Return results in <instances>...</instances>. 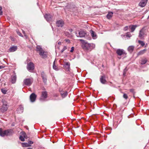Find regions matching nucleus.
Segmentation results:
<instances>
[{
	"instance_id": "obj_1",
	"label": "nucleus",
	"mask_w": 149,
	"mask_h": 149,
	"mask_svg": "<svg viewBox=\"0 0 149 149\" xmlns=\"http://www.w3.org/2000/svg\"><path fill=\"white\" fill-rule=\"evenodd\" d=\"M82 41V47L84 50L91 51L95 47V45L93 43H89L86 41L81 40Z\"/></svg>"
},
{
	"instance_id": "obj_2",
	"label": "nucleus",
	"mask_w": 149,
	"mask_h": 149,
	"mask_svg": "<svg viewBox=\"0 0 149 149\" xmlns=\"http://www.w3.org/2000/svg\"><path fill=\"white\" fill-rule=\"evenodd\" d=\"M36 50L39 52L40 56H46L47 55V52L45 51L40 45H38L36 46Z\"/></svg>"
},
{
	"instance_id": "obj_3",
	"label": "nucleus",
	"mask_w": 149,
	"mask_h": 149,
	"mask_svg": "<svg viewBox=\"0 0 149 149\" xmlns=\"http://www.w3.org/2000/svg\"><path fill=\"white\" fill-rule=\"evenodd\" d=\"M12 133L11 130H7L3 131L1 128H0V135L2 136H8L10 135Z\"/></svg>"
},
{
	"instance_id": "obj_4",
	"label": "nucleus",
	"mask_w": 149,
	"mask_h": 149,
	"mask_svg": "<svg viewBox=\"0 0 149 149\" xmlns=\"http://www.w3.org/2000/svg\"><path fill=\"white\" fill-rule=\"evenodd\" d=\"M3 104L0 109V111L2 113H4L6 111L8 108V106L7 102L5 101L3 102Z\"/></svg>"
},
{
	"instance_id": "obj_5",
	"label": "nucleus",
	"mask_w": 149,
	"mask_h": 149,
	"mask_svg": "<svg viewBox=\"0 0 149 149\" xmlns=\"http://www.w3.org/2000/svg\"><path fill=\"white\" fill-rule=\"evenodd\" d=\"M70 63L68 62H65L63 64V69L67 72H70Z\"/></svg>"
},
{
	"instance_id": "obj_6",
	"label": "nucleus",
	"mask_w": 149,
	"mask_h": 149,
	"mask_svg": "<svg viewBox=\"0 0 149 149\" xmlns=\"http://www.w3.org/2000/svg\"><path fill=\"white\" fill-rule=\"evenodd\" d=\"M76 34L77 37L81 38L85 37L86 36H87L86 32L82 30L78 31V33L76 32Z\"/></svg>"
},
{
	"instance_id": "obj_7",
	"label": "nucleus",
	"mask_w": 149,
	"mask_h": 149,
	"mask_svg": "<svg viewBox=\"0 0 149 149\" xmlns=\"http://www.w3.org/2000/svg\"><path fill=\"white\" fill-rule=\"evenodd\" d=\"M33 82L32 79L27 78L24 79L23 83L26 86H29L31 85Z\"/></svg>"
},
{
	"instance_id": "obj_8",
	"label": "nucleus",
	"mask_w": 149,
	"mask_h": 149,
	"mask_svg": "<svg viewBox=\"0 0 149 149\" xmlns=\"http://www.w3.org/2000/svg\"><path fill=\"white\" fill-rule=\"evenodd\" d=\"M116 53L119 56H121L122 55H127V53L125 51L122 49H118L116 51Z\"/></svg>"
},
{
	"instance_id": "obj_9",
	"label": "nucleus",
	"mask_w": 149,
	"mask_h": 149,
	"mask_svg": "<svg viewBox=\"0 0 149 149\" xmlns=\"http://www.w3.org/2000/svg\"><path fill=\"white\" fill-rule=\"evenodd\" d=\"M27 69L30 72H31L34 69V64L32 62H30L27 64Z\"/></svg>"
},
{
	"instance_id": "obj_10",
	"label": "nucleus",
	"mask_w": 149,
	"mask_h": 149,
	"mask_svg": "<svg viewBox=\"0 0 149 149\" xmlns=\"http://www.w3.org/2000/svg\"><path fill=\"white\" fill-rule=\"evenodd\" d=\"M59 91L62 98L65 97L68 95V92L66 91H63L62 89L60 88Z\"/></svg>"
},
{
	"instance_id": "obj_11",
	"label": "nucleus",
	"mask_w": 149,
	"mask_h": 149,
	"mask_svg": "<svg viewBox=\"0 0 149 149\" xmlns=\"http://www.w3.org/2000/svg\"><path fill=\"white\" fill-rule=\"evenodd\" d=\"M144 30L143 29H141L140 31L139 36L141 39H144L145 35Z\"/></svg>"
},
{
	"instance_id": "obj_12",
	"label": "nucleus",
	"mask_w": 149,
	"mask_h": 149,
	"mask_svg": "<svg viewBox=\"0 0 149 149\" xmlns=\"http://www.w3.org/2000/svg\"><path fill=\"white\" fill-rule=\"evenodd\" d=\"M44 17L47 22L51 21L52 20V16L50 14H46Z\"/></svg>"
},
{
	"instance_id": "obj_13",
	"label": "nucleus",
	"mask_w": 149,
	"mask_h": 149,
	"mask_svg": "<svg viewBox=\"0 0 149 149\" xmlns=\"http://www.w3.org/2000/svg\"><path fill=\"white\" fill-rule=\"evenodd\" d=\"M106 77L104 75L101 76L100 78V81L101 83L105 84L107 82L105 79Z\"/></svg>"
},
{
	"instance_id": "obj_14",
	"label": "nucleus",
	"mask_w": 149,
	"mask_h": 149,
	"mask_svg": "<svg viewBox=\"0 0 149 149\" xmlns=\"http://www.w3.org/2000/svg\"><path fill=\"white\" fill-rule=\"evenodd\" d=\"M47 92L46 91H43L42 92L41 97L40 100H44L47 98Z\"/></svg>"
},
{
	"instance_id": "obj_15",
	"label": "nucleus",
	"mask_w": 149,
	"mask_h": 149,
	"mask_svg": "<svg viewBox=\"0 0 149 149\" xmlns=\"http://www.w3.org/2000/svg\"><path fill=\"white\" fill-rule=\"evenodd\" d=\"M147 1L148 0H142L139 3V6L142 7H144L146 6Z\"/></svg>"
},
{
	"instance_id": "obj_16",
	"label": "nucleus",
	"mask_w": 149,
	"mask_h": 149,
	"mask_svg": "<svg viewBox=\"0 0 149 149\" xmlns=\"http://www.w3.org/2000/svg\"><path fill=\"white\" fill-rule=\"evenodd\" d=\"M56 24L58 27H62L63 25L64 22L62 20H60L57 21Z\"/></svg>"
},
{
	"instance_id": "obj_17",
	"label": "nucleus",
	"mask_w": 149,
	"mask_h": 149,
	"mask_svg": "<svg viewBox=\"0 0 149 149\" xmlns=\"http://www.w3.org/2000/svg\"><path fill=\"white\" fill-rule=\"evenodd\" d=\"M36 95L35 94V93H32L30 96V98L31 102H34L36 99Z\"/></svg>"
},
{
	"instance_id": "obj_18",
	"label": "nucleus",
	"mask_w": 149,
	"mask_h": 149,
	"mask_svg": "<svg viewBox=\"0 0 149 149\" xmlns=\"http://www.w3.org/2000/svg\"><path fill=\"white\" fill-rule=\"evenodd\" d=\"M17 49V46H13L9 49V51L10 52H13L16 50Z\"/></svg>"
},
{
	"instance_id": "obj_19",
	"label": "nucleus",
	"mask_w": 149,
	"mask_h": 149,
	"mask_svg": "<svg viewBox=\"0 0 149 149\" xmlns=\"http://www.w3.org/2000/svg\"><path fill=\"white\" fill-rule=\"evenodd\" d=\"M41 76L42 77V79L43 80V82L45 83L47 82V78H46V76L45 74L43 72H42L41 73Z\"/></svg>"
},
{
	"instance_id": "obj_20",
	"label": "nucleus",
	"mask_w": 149,
	"mask_h": 149,
	"mask_svg": "<svg viewBox=\"0 0 149 149\" xmlns=\"http://www.w3.org/2000/svg\"><path fill=\"white\" fill-rule=\"evenodd\" d=\"M90 32L91 33V36L94 39H96L97 38V36L96 33L94 31L92 30H91Z\"/></svg>"
},
{
	"instance_id": "obj_21",
	"label": "nucleus",
	"mask_w": 149,
	"mask_h": 149,
	"mask_svg": "<svg viewBox=\"0 0 149 149\" xmlns=\"http://www.w3.org/2000/svg\"><path fill=\"white\" fill-rule=\"evenodd\" d=\"M24 108L22 105H20L17 109V111L19 113H22L23 111Z\"/></svg>"
},
{
	"instance_id": "obj_22",
	"label": "nucleus",
	"mask_w": 149,
	"mask_h": 149,
	"mask_svg": "<svg viewBox=\"0 0 149 149\" xmlns=\"http://www.w3.org/2000/svg\"><path fill=\"white\" fill-rule=\"evenodd\" d=\"M16 76L15 75L12 77L11 78V82L13 84H14L16 82Z\"/></svg>"
},
{
	"instance_id": "obj_23",
	"label": "nucleus",
	"mask_w": 149,
	"mask_h": 149,
	"mask_svg": "<svg viewBox=\"0 0 149 149\" xmlns=\"http://www.w3.org/2000/svg\"><path fill=\"white\" fill-rule=\"evenodd\" d=\"M26 134L25 133H24L23 134V136L21 135L20 136L19 139L22 141H24V138H26Z\"/></svg>"
},
{
	"instance_id": "obj_24",
	"label": "nucleus",
	"mask_w": 149,
	"mask_h": 149,
	"mask_svg": "<svg viewBox=\"0 0 149 149\" xmlns=\"http://www.w3.org/2000/svg\"><path fill=\"white\" fill-rule=\"evenodd\" d=\"M134 47L133 46H129L128 48V50L130 53L132 52L134 50Z\"/></svg>"
},
{
	"instance_id": "obj_25",
	"label": "nucleus",
	"mask_w": 149,
	"mask_h": 149,
	"mask_svg": "<svg viewBox=\"0 0 149 149\" xmlns=\"http://www.w3.org/2000/svg\"><path fill=\"white\" fill-rule=\"evenodd\" d=\"M113 13L112 12H109L107 15V18L108 19H109L112 16Z\"/></svg>"
},
{
	"instance_id": "obj_26",
	"label": "nucleus",
	"mask_w": 149,
	"mask_h": 149,
	"mask_svg": "<svg viewBox=\"0 0 149 149\" xmlns=\"http://www.w3.org/2000/svg\"><path fill=\"white\" fill-rule=\"evenodd\" d=\"M136 27V26L133 25L130 26L129 27L131 30V32H132L134 31Z\"/></svg>"
},
{
	"instance_id": "obj_27",
	"label": "nucleus",
	"mask_w": 149,
	"mask_h": 149,
	"mask_svg": "<svg viewBox=\"0 0 149 149\" xmlns=\"http://www.w3.org/2000/svg\"><path fill=\"white\" fill-rule=\"evenodd\" d=\"M22 146L23 147H27L31 146L30 144L27 143H22Z\"/></svg>"
},
{
	"instance_id": "obj_28",
	"label": "nucleus",
	"mask_w": 149,
	"mask_h": 149,
	"mask_svg": "<svg viewBox=\"0 0 149 149\" xmlns=\"http://www.w3.org/2000/svg\"><path fill=\"white\" fill-rule=\"evenodd\" d=\"M147 61V60L146 58L142 59L141 61V64L143 65L145 64Z\"/></svg>"
},
{
	"instance_id": "obj_29",
	"label": "nucleus",
	"mask_w": 149,
	"mask_h": 149,
	"mask_svg": "<svg viewBox=\"0 0 149 149\" xmlns=\"http://www.w3.org/2000/svg\"><path fill=\"white\" fill-rule=\"evenodd\" d=\"M67 49V46H64L63 47V49L60 51V52L61 53H63V52L65 50H66Z\"/></svg>"
},
{
	"instance_id": "obj_30",
	"label": "nucleus",
	"mask_w": 149,
	"mask_h": 149,
	"mask_svg": "<svg viewBox=\"0 0 149 149\" xmlns=\"http://www.w3.org/2000/svg\"><path fill=\"white\" fill-rule=\"evenodd\" d=\"M55 61H54V63H53V69H54V70H58V69L57 66L55 65Z\"/></svg>"
},
{
	"instance_id": "obj_31",
	"label": "nucleus",
	"mask_w": 149,
	"mask_h": 149,
	"mask_svg": "<svg viewBox=\"0 0 149 149\" xmlns=\"http://www.w3.org/2000/svg\"><path fill=\"white\" fill-rule=\"evenodd\" d=\"M138 43L142 47L144 46L145 44L143 41L140 40L138 41Z\"/></svg>"
},
{
	"instance_id": "obj_32",
	"label": "nucleus",
	"mask_w": 149,
	"mask_h": 149,
	"mask_svg": "<svg viewBox=\"0 0 149 149\" xmlns=\"http://www.w3.org/2000/svg\"><path fill=\"white\" fill-rule=\"evenodd\" d=\"M146 51V50L145 49H144L140 51L139 53V55H141L143 54V53H144Z\"/></svg>"
},
{
	"instance_id": "obj_33",
	"label": "nucleus",
	"mask_w": 149,
	"mask_h": 149,
	"mask_svg": "<svg viewBox=\"0 0 149 149\" xmlns=\"http://www.w3.org/2000/svg\"><path fill=\"white\" fill-rule=\"evenodd\" d=\"M1 91L2 92L3 94H6V92L7 91L4 89H1Z\"/></svg>"
},
{
	"instance_id": "obj_34",
	"label": "nucleus",
	"mask_w": 149,
	"mask_h": 149,
	"mask_svg": "<svg viewBox=\"0 0 149 149\" xmlns=\"http://www.w3.org/2000/svg\"><path fill=\"white\" fill-rule=\"evenodd\" d=\"M130 91L131 92H132L133 93V97L135 98L134 94L135 92L134 91V89H130Z\"/></svg>"
},
{
	"instance_id": "obj_35",
	"label": "nucleus",
	"mask_w": 149,
	"mask_h": 149,
	"mask_svg": "<svg viewBox=\"0 0 149 149\" xmlns=\"http://www.w3.org/2000/svg\"><path fill=\"white\" fill-rule=\"evenodd\" d=\"M127 68L126 67L124 70L123 72V75L124 76H125L126 72L127 71Z\"/></svg>"
},
{
	"instance_id": "obj_36",
	"label": "nucleus",
	"mask_w": 149,
	"mask_h": 149,
	"mask_svg": "<svg viewBox=\"0 0 149 149\" xmlns=\"http://www.w3.org/2000/svg\"><path fill=\"white\" fill-rule=\"evenodd\" d=\"M123 97L125 99H127L128 98L127 95L125 93H124L123 95Z\"/></svg>"
},
{
	"instance_id": "obj_37",
	"label": "nucleus",
	"mask_w": 149,
	"mask_h": 149,
	"mask_svg": "<svg viewBox=\"0 0 149 149\" xmlns=\"http://www.w3.org/2000/svg\"><path fill=\"white\" fill-rule=\"evenodd\" d=\"M65 35L66 36H68V37H69L70 35V34L69 33V32H65Z\"/></svg>"
},
{
	"instance_id": "obj_38",
	"label": "nucleus",
	"mask_w": 149,
	"mask_h": 149,
	"mask_svg": "<svg viewBox=\"0 0 149 149\" xmlns=\"http://www.w3.org/2000/svg\"><path fill=\"white\" fill-rule=\"evenodd\" d=\"M65 42L67 43H69L70 42V40L68 39H65Z\"/></svg>"
},
{
	"instance_id": "obj_39",
	"label": "nucleus",
	"mask_w": 149,
	"mask_h": 149,
	"mask_svg": "<svg viewBox=\"0 0 149 149\" xmlns=\"http://www.w3.org/2000/svg\"><path fill=\"white\" fill-rule=\"evenodd\" d=\"M126 36L127 37H130L131 36V34H130L129 33L127 32L126 33Z\"/></svg>"
},
{
	"instance_id": "obj_40",
	"label": "nucleus",
	"mask_w": 149,
	"mask_h": 149,
	"mask_svg": "<svg viewBox=\"0 0 149 149\" xmlns=\"http://www.w3.org/2000/svg\"><path fill=\"white\" fill-rule=\"evenodd\" d=\"M74 47H72L71 48V50H70V52L72 53L74 51Z\"/></svg>"
},
{
	"instance_id": "obj_41",
	"label": "nucleus",
	"mask_w": 149,
	"mask_h": 149,
	"mask_svg": "<svg viewBox=\"0 0 149 149\" xmlns=\"http://www.w3.org/2000/svg\"><path fill=\"white\" fill-rule=\"evenodd\" d=\"M2 8L0 6V15H2V11L1 10Z\"/></svg>"
},
{
	"instance_id": "obj_42",
	"label": "nucleus",
	"mask_w": 149,
	"mask_h": 149,
	"mask_svg": "<svg viewBox=\"0 0 149 149\" xmlns=\"http://www.w3.org/2000/svg\"><path fill=\"white\" fill-rule=\"evenodd\" d=\"M128 29V26H126L124 28V31H127V30Z\"/></svg>"
},
{
	"instance_id": "obj_43",
	"label": "nucleus",
	"mask_w": 149,
	"mask_h": 149,
	"mask_svg": "<svg viewBox=\"0 0 149 149\" xmlns=\"http://www.w3.org/2000/svg\"><path fill=\"white\" fill-rule=\"evenodd\" d=\"M17 33L20 36H22V34L19 31H17Z\"/></svg>"
},
{
	"instance_id": "obj_44",
	"label": "nucleus",
	"mask_w": 149,
	"mask_h": 149,
	"mask_svg": "<svg viewBox=\"0 0 149 149\" xmlns=\"http://www.w3.org/2000/svg\"><path fill=\"white\" fill-rule=\"evenodd\" d=\"M28 143L29 144H32L33 143V142L32 141H29L28 142Z\"/></svg>"
},
{
	"instance_id": "obj_45",
	"label": "nucleus",
	"mask_w": 149,
	"mask_h": 149,
	"mask_svg": "<svg viewBox=\"0 0 149 149\" xmlns=\"http://www.w3.org/2000/svg\"><path fill=\"white\" fill-rule=\"evenodd\" d=\"M22 32H23V33L24 34L25 36L26 37V38H27V36L26 35H25V32L23 30L22 31Z\"/></svg>"
},
{
	"instance_id": "obj_46",
	"label": "nucleus",
	"mask_w": 149,
	"mask_h": 149,
	"mask_svg": "<svg viewBox=\"0 0 149 149\" xmlns=\"http://www.w3.org/2000/svg\"><path fill=\"white\" fill-rule=\"evenodd\" d=\"M4 67V66H2V65L0 66V69H1L3 68Z\"/></svg>"
},
{
	"instance_id": "obj_47",
	"label": "nucleus",
	"mask_w": 149,
	"mask_h": 149,
	"mask_svg": "<svg viewBox=\"0 0 149 149\" xmlns=\"http://www.w3.org/2000/svg\"><path fill=\"white\" fill-rule=\"evenodd\" d=\"M69 31L70 32V33H71L73 30L72 29H70L69 30Z\"/></svg>"
},
{
	"instance_id": "obj_48",
	"label": "nucleus",
	"mask_w": 149,
	"mask_h": 149,
	"mask_svg": "<svg viewBox=\"0 0 149 149\" xmlns=\"http://www.w3.org/2000/svg\"><path fill=\"white\" fill-rule=\"evenodd\" d=\"M58 44L59 45H61V42H58Z\"/></svg>"
},
{
	"instance_id": "obj_49",
	"label": "nucleus",
	"mask_w": 149,
	"mask_h": 149,
	"mask_svg": "<svg viewBox=\"0 0 149 149\" xmlns=\"http://www.w3.org/2000/svg\"><path fill=\"white\" fill-rule=\"evenodd\" d=\"M27 149H32V148H27Z\"/></svg>"
},
{
	"instance_id": "obj_50",
	"label": "nucleus",
	"mask_w": 149,
	"mask_h": 149,
	"mask_svg": "<svg viewBox=\"0 0 149 149\" xmlns=\"http://www.w3.org/2000/svg\"><path fill=\"white\" fill-rule=\"evenodd\" d=\"M56 96H58V95L57 94H56Z\"/></svg>"
},
{
	"instance_id": "obj_51",
	"label": "nucleus",
	"mask_w": 149,
	"mask_h": 149,
	"mask_svg": "<svg viewBox=\"0 0 149 149\" xmlns=\"http://www.w3.org/2000/svg\"><path fill=\"white\" fill-rule=\"evenodd\" d=\"M58 49H59V47L58 48Z\"/></svg>"
}]
</instances>
